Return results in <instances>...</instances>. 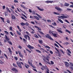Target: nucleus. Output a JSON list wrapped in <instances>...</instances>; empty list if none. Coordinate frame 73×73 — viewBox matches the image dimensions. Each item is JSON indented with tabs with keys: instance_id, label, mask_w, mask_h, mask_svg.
I'll list each match as a JSON object with an SVG mask.
<instances>
[{
	"instance_id": "1",
	"label": "nucleus",
	"mask_w": 73,
	"mask_h": 73,
	"mask_svg": "<svg viewBox=\"0 0 73 73\" xmlns=\"http://www.w3.org/2000/svg\"><path fill=\"white\" fill-rule=\"evenodd\" d=\"M5 37L6 40L7 41V42L9 44H10L11 45H12V42H11V41H9L10 40V39L8 37L7 35H5Z\"/></svg>"
},
{
	"instance_id": "2",
	"label": "nucleus",
	"mask_w": 73,
	"mask_h": 73,
	"mask_svg": "<svg viewBox=\"0 0 73 73\" xmlns=\"http://www.w3.org/2000/svg\"><path fill=\"white\" fill-rule=\"evenodd\" d=\"M45 37H46V38H48L49 39H50V40H52V41H53L54 40H53V39L52 38V37H51V36H50V35L49 34H47L46 35H45Z\"/></svg>"
},
{
	"instance_id": "3",
	"label": "nucleus",
	"mask_w": 73,
	"mask_h": 73,
	"mask_svg": "<svg viewBox=\"0 0 73 73\" xmlns=\"http://www.w3.org/2000/svg\"><path fill=\"white\" fill-rule=\"evenodd\" d=\"M24 37L26 40H27L28 38V40L30 41V37L28 35H25L24 36ZM28 37V38H27Z\"/></svg>"
},
{
	"instance_id": "4",
	"label": "nucleus",
	"mask_w": 73,
	"mask_h": 73,
	"mask_svg": "<svg viewBox=\"0 0 73 73\" xmlns=\"http://www.w3.org/2000/svg\"><path fill=\"white\" fill-rule=\"evenodd\" d=\"M17 64L19 68H21V69H22V66L21 65V63L20 62H17Z\"/></svg>"
},
{
	"instance_id": "5",
	"label": "nucleus",
	"mask_w": 73,
	"mask_h": 73,
	"mask_svg": "<svg viewBox=\"0 0 73 73\" xmlns=\"http://www.w3.org/2000/svg\"><path fill=\"white\" fill-rule=\"evenodd\" d=\"M55 9L58 11H62V10L61 8L58 7H55Z\"/></svg>"
},
{
	"instance_id": "6",
	"label": "nucleus",
	"mask_w": 73,
	"mask_h": 73,
	"mask_svg": "<svg viewBox=\"0 0 73 73\" xmlns=\"http://www.w3.org/2000/svg\"><path fill=\"white\" fill-rule=\"evenodd\" d=\"M62 16H60L61 19H67L68 17L66 16L64 14H62Z\"/></svg>"
},
{
	"instance_id": "7",
	"label": "nucleus",
	"mask_w": 73,
	"mask_h": 73,
	"mask_svg": "<svg viewBox=\"0 0 73 73\" xmlns=\"http://www.w3.org/2000/svg\"><path fill=\"white\" fill-rule=\"evenodd\" d=\"M27 47L29 48V49H30V50L32 51V49H34V47L32 46L31 45L29 44H28V46H27Z\"/></svg>"
},
{
	"instance_id": "8",
	"label": "nucleus",
	"mask_w": 73,
	"mask_h": 73,
	"mask_svg": "<svg viewBox=\"0 0 73 73\" xmlns=\"http://www.w3.org/2000/svg\"><path fill=\"white\" fill-rule=\"evenodd\" d=\"M67 51L69 53H67L69 55V56H71V55L70 54H72V52L71 51H70V50H69V49H67ZM69 53L70 54H69Z\"/></svg>"
},
{
	"instance_id": "9",
	"label": "nucleus",
	"mask_w": 73,
	"mask_h": 73,
	"mask_svg": "<svg viewBox=\"0 0 73 73\" xmlns=\"http://www.w3.org/2000/svg\"><path fill=\"white\" fill-rule=\"evenodd\" d=\"M65 65L66 66V67H69V65H70V64H69L68 62H65Z\"/></svg>"
},
{
	"instance_id": "10",
	"label": "nucleus",
	"mask_w": 73,
	"mask_h": 73,
	"mask_svg": "<svg viewBox=\"0 0 73 73\" xmlns=\"http://www.w3.org/2000/svg\"><path fill=\"white\" fill-rule=\"evenodd\" d=\"M18 53H19V56L21 57H22V58H23L24 56L23 55H22V54L21 53V52L19 51H18Z\"/></svg>"
},
{
	"instance_id": "11",
	"label": "nucleus",
	"mask_w": 73,
	"mask_h": 73,
	"mask_svg": "<svg viewBox=\"0 0 73 73\" xmlns=\"http://www.w3.org/2000/svg\"><path fill=\"white\" fill-rule=\"evenodd\" d=\"M53 2V1H45V3H46L47 4H48L49 3H52Z\"/></svg>"
},
{
	"instance_id": "12",
	"label": "nucleus",
	"mask_w": 73,
	"mask_h": 73,
	"mask_svg": "<svg viewBox=\"0 0 73 73\" xmlns=\"http://www.w3.org/2000/svg\"><path fill=\"white\" fill-rule=\"evenodd\" d=\"M37 9H38V10H39V11H43L44 10V9H41L38 6H37Z\"/></svg>"
},
{
	"instance_id": "13",
	"label": "nucleus",
	"mask_w": 73,
	"mask_h": 73,
	"mask_svg": "<svg viewBox=\"0 0 73 73\" xmlns=\"http://www.w3.org/2000/svg\"><path fill=\"white\" fill-rule=\"evenodd\" d=\"M12 70H13V71H14V72L15 71V72H19L18 70L16 69L15 68H13L12 69Z\"/></svg>"
},
{
	"instance_id": "14",
	"label": "nucleus",
	"mask_w": 73,
	"mask_h": 73,
	"mask_svg": "<svg viewBox=\"0 0 73 73\" xmlns=\"http://www.w3.org/2000/svg\"><path fill=\"white\" fill-rule=\"evenodd\" d=\"M50 62H50H49L48 63V64H49V65H53V64H54V62L53 61H51Z\"/></svg>"
},
{
	"instance_id": "15",
	"label": "nucleus",
	"mask_w": 73,
	"mask_h": 73,
	"mask_svg": "<svg viewBox=\"0 0 73 73\" xmlns=\"http://www.w3.org/2000/svg\"><path fill=\"white\" fill-rule=\"evenodd\" d=\"M11 19L13 20H15L16 19V17L15 15H11Z\"/></svg>"
},
{
	"instance_id": "16",
	"label": "nucleus",
	"mask_w": 73,
	"mask_h": 73,
	"mask_svg": "<svg viewBox=\"0 0 73 73\" xmlns=\"http://www.w3.org/2000/svg\"><path fill=\"white\" fill-rule=\"evenodd\" d=\"M8 49L9 50L10 53L11 54H12V51L11 50V48H8Z\"/></svg>"
},
{
	"instance_id": "17",
	"label": "nucleus",
	"mask_w": 73,
	"mask_h": 73,
	"mask_svg": "<svg viewBox=\"0 0 73 73\" xmlns=\"http://www.w3.org/2000/svg\"><path fill=\"white\" fill-rule=\"evenodd\" d=\"M58 21H60V22L61 23H62V24H63V23H64V22H63V21H62L61 19L60 18H58Z\"/></svg>"
},
{
	"instance_id": "18",
	"label": "nucleus",
	"mask_w": 73,
	"mask_h": 73,
	"mask_svg": "<svg viewBox=\"0 0 73 73\" xmlns=\"http://www.w3.org/2000/svg\"><path fill=\"white\" fill-rule=\"evenodd\" d=\"M57 31L59 33H63V32H62L61 30H60L59 29H57Z\"/></svg>"
},
{
	"instance_id": "19",
	"label": "nucleus",
	"mask_w": 73,
	"mask_h": 73,
	"mask_svg": "<svg viewBox=\"0 0 73 73\" xmlns=\"http://www.w3.org/2000/svg\"><path fill=\"white\" fill-rule=\"evenodd\" d=\"M55 42H56L57 43V44H58V45H59V46H60V47L62 48H64V47H63V46H62L61 45V44H60V43H58V42H57L56 41Z\"/></svg>"
},
{
	"instance_id": "20",
	"label": "nucleus",
	"mask_w": 73,
	"mask_h": 73,
	"mask_svg": "<svg viewBox=\"0 0 73 73\" xmlns=\"http://www.w3.org/2000/svg\"><path fill=\"white\" fill-rule=\"evenodd\" d=\"M38 42L40 44H42L43 43L42 40H38Z\"/></svg>"
},
{
	"instance_id": "21",
	"label": "nucleus",
	"mask_w": 73,
	"mask_h": 73,
	"mask_svg": "<svg viewBox=\"0 0 73 73\" xmlns=\"http://www.w3.org/2000/svg\"><path fill=\"white\" fill-rule=\"evenodd\" d=\"M23 40L24 42L25 43H27V40H25V38H23Z\"/></svg>"
},
{
	"instance_id": "22",
	"label": "nucleus",
	"mask_w": 73,
	"mask_h": 73,
	"mask_svg": "<svg viewBox=\"0 0 73 73\" xmlns=\"http://www.w3.org/2000/svg\"><path fill=\"white\" fill-rule=\"evenodd\" d=\"M69 5H70V4H69L67 3H65L64 4V5H65V6H66V7H68Z\"/></svg>"
},
{
	"instance_id": "23",
	"label": "nucleus",
	"mask_w": 73,
	"mask_h": 73,
	"mask_svg": "<svg viewBox=\"0 0 73 73\" xmlns=\"http://www.w3.org/2000/svg\"><path fill=\"white\" fill-rule=\"evenodd\" d=\"M28 63H29V65H30V66H31L32 65H33L32 63L30 62L29 61V60Z\"/></svg>"
},
{
	"instance_id": "24",
	"label": "nucleus",
	"mask_w": 73,
	"mask_h": 73,
	"mask_svg": "<svg viewBox=\"0 0 73 73\" xmlns=\"http://www.w3.org/2000/svg\"><path fill=\"white\" fill-rule=\"evenodd\" d=\"M33 17H34L35 18V19H36L37 20H39V18H38V17L36 16H33Z\"/></svg>"
},
{
	"instance_id": "25",
	"label": "nucleus",
	"mask_w": 73,
	"mask_h": 73,
	"mask_svg": "<svg viewBox=\"0 0 73 73\" xmlns=\"http://www.w3.org/2000/svg\"><path fill=\"white\" fill-rule=\"evenodd\" d=\"M36 15L37 16H38L39 19H41V18H42V17L40 15H38V14L36 13Z\"/></svg>"
},
{
	"instance_id": "26",
	"label": "nucleus",
	"mask_w": 73,
	"mask_h": 73,
	"mask_svg": "<svg viewBox=\"0 0 73 73\" xmlns=\"http://www.w3.org/2000/svg\"><path fill=\"white\" fill-rule=\"evenodd\" d=\"M52 35L54 37H57V34H56V33H52Z\"/></svg>"
},
{
	"instance_id": "27",
	"label": "nucleus",
	"mask_w": 73,
	"mask_h": 73,
	"mask_svg": "<svg viewBox=\"0 0 73 73\" xmlns=\"http://www.w3.org/2000/svg\"><path fill=\"white\" fill-rule=\"evenodd\" d=\"M34 36L35 38H39L38 36H37V35L36 34L34 35Z\"/></svg>"
},
{
	"instance_id": "28",
	"label": "nucleus",
	"mask_w": 73,
	"mask_h": 73,
	"mask_svg": "<svg viewBox=\"0 0 73 73\" xmlns=\"http://www.w3.org/2000/svg\"><path fill=\"white\" fill-rule=\"evenodd\" d=\"M6 9L7 11H8V12H9L10 13H11V11H10V10H9V9L8 7H6Z\"/></svg>"
},
{
	"instance_id": "29",
	"label": "nucleus",
	"mask_w": 73,
	"mask_h": 73,
	"mask_svg": "<svg viewBox=\"0 0 73 73\" xmlns=\"http://www.w3.org/2000/svg\"><path fill=\"white\" fill-rule=\"evenodd\" d=\"M65 31L66 32H68V33H69V34H70V33H71V32L70 31H69L67 29H66Z\"/></svg>"
},
{
	"instance_id": "30",
	"label": "nucleus",
	"mask_w": 73,
	"mask_h": 73,
	"mask_svg": "<svg viewBox=\"0 0 73 73\" xmlns=\"http://www.w3.org/2000/svg\"><path fill=\"white\" fill-rule=\"evenodd\" d=\"M52 25H54V26H57V23H56V22H54V23H52Z\"/></svg>"
},
{
	"instance_id": "31",
	"label": "nucleus",
	"mask_w": 73,
	"mask_h": 73,
	"mask_svg": "<svg viewBox=\"0 0 73 73\" xmlns=\"http://www.w3.org/2000/svg\"><path fill=\"white\" fill-rule=\"evenodd\" d=\"M36 50V52H37L38 53H41V51L38 50Z\"/></svg>"
},
{
	"instance_id": "32",
	"label": "nucleus",
	"mask_w": 73,
	"mask_h": 73,
	"mask_svg": "<svg viewBox=\"0 0 73 73\" xmlns=\"http://www.w3.org/2000/svg\"><path fill=\"white\" fill-rule=\"evenodd\" d=\"M4 54V56H5V57L6 58V59H7V60H8V58L7 57V55L5 54V53Z\"/></svg>"
},
{
	"instance_id": "33",
	"label": "nucleus",
	"mask_w": 73,
	"mask_h": 73,
	"mask_svg": "<svg viewBox=\"0 0 73 73\" xmlns=\"http://www.w3.org/2000/svg\"><path fill=\"white\" fill-rule=\"evenodd\" d=\"M21 7H23V8H24L25 9H26V7L24 6V5H21Z\"/></svg>"
},
{
	"instance_id": "34",
	"label": "nucleus",
	"mask_w": 73,
	"mask_h": 73,
	"mask_svg": "<svg viewBox=\"0 0 73 73\" xmlns=\"http://www.w3.org/2000/svg\"><path fill=\"white\" fill-rule=\"evenodd\" d=\"M64 45H68V44H69V43L68 42H64L63 43Z\"/></svg>"
},
{
	"instance_id": "35",
	"label": "nucleus",
	"mask_w": 73,
	"mask_h": 73,
	"mask_svg": "<svg viewBox=\"0 0 73 73\" xmlns=\"http://www.w3.org/2000/svg\"><path fill=\"white\" fill-rule=\"evenodd\" d=\"M54 13L55 15H59L60 14L58 13H57L56 12H54Z\"/></svg>"
},
{
	"instance_id": "36",
	"label": "nucleus",
	"mask_w": 73,
	"mask_h": 73,
	"mask_svg": "<svg viewBox=\"0 0 73 73\" xmlns=\"http://www.w3.org/2000/svg\"><path fill=\"white\" fill-rule=\"evenodd\" d=\"M13 66H15V68H17V65H16V64H15L14 63H13Z\"/></svg>"
},
{
	"instance_id": "37",
	"label": "nucleus",
	"mask_w": 73,
	"mask_h": 73,
	"mask_svg": "<svg viewBox=\"0 0 73 73\" xmlns=\"http://www.w3.org/2000/svg\"><path fill=\"white\" fill-rule=\"evenodd\" d=\"M6 35H9V33L8 32V31H4Z\"/></svg>"
},
{
	"instance_id": "38",
	"label": "nucleus",
	"mask_w": 73,
	"mask_h": 73,
	"mask_svg": "<svg viewBox=\"0 0 73 73\" xmlns=\"http://www.w3.org/2000/svg\"><path fill=\"white\" fill-rule=\"evenodd\" d=\"M21 25H22V26H24L25 25V23L23 22H22L21 23Z\"/></svg>"
},
{
	"instance_id": "39",
	"label": "nucleus",
	"mask_w": 73,
	"mask_h": 73,
	"mask_svg": "<svg viewBox=\"0 0 73 73\" xmlns=\"http://www.w3.org/2000/svg\"><path fill=\"white\" fill-rule=\"evenodd\" d=\"M54 45L55 46H56L58 48L59 47V46H58V45H57V44L56 43H54Z\"/></svg>"
},
{
	"instance_id": "40",
	"label": "nucleus",
	"mask_w": 73,
	"mask_h": 73,
	"mask_svg": "<svg viewBox=\"0 0 73 73\" xmlns=\"http://www.w3.org/2000/svg\"><path fill=\"white\" fill-rule=\"evenodd\" d=\"M45 48H48V49H50V47L48 46H46L45 47Z\"/></svg>"
},
{
	"instance_id": "41",
	"label": "nucleus",
	"mask_w": 73,
	"mask_h": 73,
	"mask_svg": "<svg viewBox=\"0 0 73 73\" xmlns=\"http://www.w3.org/2000/svg\"><path fill=\"white\" fill-rule=\"evenodd\" d=\"M49 33L50 34H51L52 35L53 34V32H52L51 31H49Z\"/></svg>"
},
{
	"instance_id": "42",
	"label": "nucleus",
	"mask_w": 73,
	"mask_h": 73,
	"mask_svg": "<svg viewBox=\"0 0 73 73\" xmlns=\"http://www.w3.org/2000/svg\"><path fill=\"white\" fill-rule=\"evenodd\" d=\"M37 29L38 30V31H41V28L38 27L37 28Z\"/></svg>"
},
{
	"instance_id": "43",
	"label": "nucleus",
	"mask_w": 73,
	"mask_h": 73,
	"mask_svg": "<svg viewBox=\"0 0 73 73\" xmlns=\"http://www.w3.org/2000/svg\"><path fill=\"white\" fill-rule=\"evenodd\" d=\"M21 18L23 20H25V21H27V19H26L25 18H24V17H21Z\"/></svg>"
},
{
	"instance_id": "44",
	"label": "nucleus",
	"mask_w": 73,
	"mask_h": 73,
	"mask_svg": "<svg viewBox=\"0 0 73 73\" xmlns=\"http://www.w3.org/2000/svg\"><path fill=\"white\" fill-rule=\"evenodd\" d=\"M22 16H23V17H24L26 18V19H27V16L26 15H25L22 14Z\"/></svg>"
},
{
	"instance_id": "45",
	"label": "nucleus",
	"mask_w": 73,
	"mask_h": 73,
	"mask_svg": "<svg viewBox=\"0 0 73 73\" xmlns=\"http://www.w3.org/2000/svg\"><path fill=\"white\" fill-rule=\"evenodd\" d=\"M10 34H11V36H14V35L13 34V33H12V32H10Z\"/></svg>"
},
{
	"instance_id": "46",
	"label": "nucleus",
	"mask_w": 73,
	"mask_h": 73,
	"mask_svg": "<svg viewBox=\"0 0 73 73\" xmlns=\"http://www.w3.org/2000/svg\"><path fill=\"white\" fill-rule=\"evenodd\" d=\"M39 31V33H40V34H41L42 35H44V33H42V32L40 31Z\"/></svg>"
},
{
	"instance_id": "47",
	"label": "nucleus",
	"mask_w": 73,
	"mask_h": 73,
	"mask_svg": "<svg viewBox=\"0 0 73 73\" xmlns=\"http://www.w3.org/2000/svg\"><path fill=\"white\" fill-rule=\"evenodd\" d=\"M26 50H27V51H28V52H29V53H31V51L29 50H28L27 48H26Z\"/></svg>"
},
{
	"instance_id": "48",
	"label": "nucleus",
	"mask_w": 73,
	"mask_h": 73,
	"mask_svg": "<svg viewBox=\"0 0 73 73\" xmlns=\"http://www.w3.org/2000/svg\"><path fill=\"white\" fill-rule=\"evenodd\" d=\"M42 66L44 69H46V66Z\"/></svg>"
},
{
	"instance_id": "49",
	"label": "nucleus",
	"mask_w": 73,
	"mask_h": 73,
	"mask_svg": "<svg viewBox=\"0 0 73 73\" xmlns=\"http://www.w3.org/2000/svg\"><path fill=\"white\" fill-rule=\"evenodd\" d=\"M15 59V60H18V58H17V57L16 56H15L14 57Z\"/></svg>"
},
{
	"instance_id": "50",
	"label": "nucleus",
	"mask_w": 73,
	"mask_h": 73,
	"mask_svg": "<svg viewBox=\"0 0 73 73\" xmlns=\"http://www.w3.org/2000/svg\"><path fill=\"white\" fill-rule=\"evenodd\" d=\"M33 68H35V69H36V68L35 66H34V65H32L31 66Z\"/></svg>"
},
{
	"instance_id": "51",
	"label": "nucleus",
	"mask_w": 73,
	"mask_h": 73,
	"mask_svg": "<svg viewBox=\"0 0 73 73\" xmlns=\"http://www.w3.org/2000/svg\"><path fill=\"white\" fill-rule=\"evenodd\" d=\"M60 51H61V52L62 53H63V54H64V53H65L64 52V51H62V50L60 49Z\"/></svg>"
},
{
	"instance_id": "52",
	"label": "nucleus",
	"mask_w": 73,
	"mask_h": 73,
	"mask_svg": "<svg viewBox=\"0 0 73 73\" xmlns=\"http://www.w3.org/2000/svg\"><path fill=\"white\" fill-rule=\"evenodd\" d=\"M19 49H22V47H21V46L19 45Z\"/></svg>"
},
{
	"instance_id": "53",
	"label": "nucleus",
	"mask_w": 73,
	"mask_h": 73,
	"mask_svg": "<svg viewBox=\"0 0 73 73\" xmlns=\"http://www.w3.org/2000/svg\"><path fill=\"white\" fill-rule=\"evenodd\" d=\"M0 19H1V20H2V21L3 20H4V18L1 17H0Z\"/></svg>"
},
{
	"instance_id": "54",
	"label": "nucleus",
	"mask_w": 73,
	"mask_h": 73,
	"mask_svg": "<svg viewBox=\"0 0 73 73\" xmlns=\"http://www.w3.org/2000/svg\"><path fill=\"white\" fill-rule=\"evenodd\" d=\"M47 21L48 22H49V23H51L52 21H51L50 20H47Z\"/></svg>"
},
{
	"instance_id": "55",
	"label": "nucleus",
	"mask_w": 73,
	"mask_h": 73,
	"mask_svg": "<svg viewBox=\"0 0 73 73\" xmlns=\"http://www.w3.org/2000/svg\"><path fill=\"white\" fill-rule=\"evenodd\" d=\"M0 45L1 46H3V44H2V43H1V42L0 41Z\"/></svg>"
},
{
	"instance_id": "56",
	"label": "nucleus",
	"mask_w": 73,
	"mask_h": 73,
	"mask_svg": "<svg viewBox=\"0 0 73 73\" xmlns=\"http://www.w3.org/2000/svg\"><path fill=\"white\" fill-rule=\"evenodd\" d=\"M0 63L2 64H4V62H2V61L1 60H0Z\"/></svg>"
},
{
	"instance_id": "57",
	"label": "nucleus",
	"mask_w": 73,
	"mask_h": 73,
	"mask_svg": "<svg viewBox=\"0 0 73 73\" xmlns=\"http://www.w3.org/2000/svg\"><path fill=\"white\" fill-rule=\"evenodd\" d=\"M14 2L15 3H19V2L17 1V0H15L14 1Z\"/></svg>"
},
{
	"instance_id": "58",
	"label": "nucleus",
	"mask_w": 73,
	"mask_h": 73,
	"mask_svg": "<svg viewBox=\"0 0 73 73\" xmlns=\"http://www.w3.org/2000/svg\"><path fill=\"white\" fill-rule=\"evenodd\" d=\"M29 12H30V13H32V11L31 10V9H29Z\"/></svg>"
},
{
	"instance_id": "59",
	"label": "nucleus",
	"mask_w": 73,
	"mask_h": 73,
	"mask_svg": "<svg viewBox=\"0 0 73 73\" xmlns=\"http://www.w3.org/2000/svg\"><path fill=\"white\" fill-rule=\"evenodd\" d=\"M3 9H5V5H4L3 6Z\"/></svg>"
},
{
	"instance_id": "60",
	"label": "nucleus",
	"mask_w": 73,
	"mask_h": 73,
	"mask_svg": "<svg viewBox=\"0 0 73 73\" xmlns=\"http://www.w3.org/2000/svg\"><path fill=\"white\" fill-rule=\"evenodd\" d=\"M33 15H35L36 13H35V11H33Z\"/></svg>"
},
{
	"instance_id": "61",
	"label": "nucleus",
	"mask_w": 73,
	"mask_h": 73,
	"mask_svg": "<svg viewBox=\"0 0 73 73\" xmlns=\"http://www.w3.org/2000/svg\"><path fill=\"white\" fill-rule=\"evenodd\" d=\"M7 23H10V21H9V20H7Z\"/></svg>"
},
{
	"instance_id": "62",
	"label": "nucleus",
	"mask_w": 73,
	"mask_h": 73,
	"mask_svg": "<svg viewBox=\"0 0 73 73\" xmlns=\"http://www.w3.org/2000/svg\"><path fill=\"white\" fill-rule=\"evenodd\" d=\"M30 19H33V17L32 16H30Z\"/></svg>"
},
{
	"instance_id": "63",
	"label": "nucleus",
	"mask_w": 73,
	"mask_h": 73,
	"mask_svg": "<svg viewBox=\"0 0 73 73\" xmlns=\"http://www.w3.org/2000/svg\"><path fill=\"white\" fill-rule=\"evenodd\" d=\"M50 53H51V54H53V52L52 51H50Z\"/></svg>"
},
{
	"instance_id": "64",
	"label": "nucleus",
	"mask_w": 73,
	"mask_h": 73,
	"mask_svg": "<svg viewBox=\"0 0 73 73\" xmlns=\"http://www.w3.org/2000/svg\"><path fill=\"white\" fill-rule=\"evenodd\" d=\"M70 7H71L73 8V5H71L70 6Z\"/></svg>"
}]
</instances>
